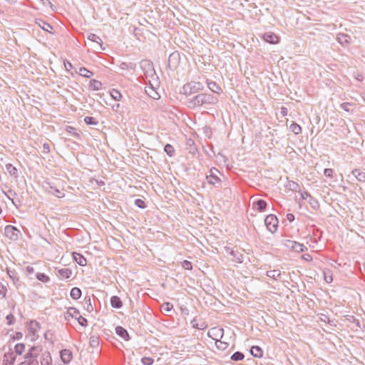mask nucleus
I'll list each match as a JSON object with an SVG mask.
<instances>
[{
	"label": "nucleus",
	"mask_w": 365,
	"mask_h": 365,
	"mask_svg": "<svg viewBox=\"0 0 365 365\" xmlns=\"http://www.w3.org/2000/svg\"><path fill=\"white\" fill-rule=\"evenodd\" d=\"M351 173L359 182H365V172L360 169H354Z\"/></svg>",
	"instance_id": "obj_21"
},
{
	"label": "nucleus",
	"mask_w": 365,
	"mask_h": 365,
	"mask_svg": "<svg viewBox=\"0 0 365 365\" xmlns=\"http://www.w3.org/2000/svg\"><path fill=\"white\" fill-rule=\"evenodd\" d=\"M286 246L290 247L293 251L298 253L307 250V247L306 246L296 241L287 240Z\"/></svg>",
	"instance_id": "obj_8"
},
{
	"label": "nucleus",
	"mask_w": 365,
	"mask_h": 365,
	"mask_svg": "<svg viewBox=\"0 0 365 365\" xmlns=\"http://www.w3.org/2000/svg\"><path fill=\"white\" fill-rule=\"evenodd\" d=\"M203 88L204 86L200 82L190 81L182 86L180 93L185 96L187 102L189 98L195 96V94L197 95V93L202 91Z\"/></svg>",
	"instance_id": "obj_2"
},
{
	"label": "nucleus",
	"mask_w": 365,
	"mask_h": 365,
	"mask_svg": "<svg viewBox=\"0 0 365 365\" xmlns=\"http://www.w3.org/2000/svg\"><path fill=\"white\" fill-rule=\"evenodd\" d=\"M87 39L88 41H91L93 43H96V45L94 46V48L97 50H105V48L103 47V41L102 39L101 38V37H99L98 36H97L96 34H89L88 36H87Z\"/></svg>",
	"instance_id": "obj_11"
},
{
	"label": "nucleus",
	"mask_w": 365,
	"mask_h": 365,
	"mask_svg": "<svg viewBox=\"0 0 365 365\" xmlns=\"http://www.w3.org/2000/svg\"><path fill=\"white\" fill-rule=\"evenodd\" d=\"M225 250L227 252V253L230 254L231 256H232L233 259L232 260L237 262V263H242L244 261V255L243 254L239 252L237 250H234L233 249L229 247H225Z\"/></svg>",
	"instance_id": "obj_9"
},
{
	"label": "nucleus",
	"mask_w": 365,
	"mask_h": 365,
	"mask_svg": "<svg viewBox=\"0 0 365 365\" xmlns=\"http://www.w3.org/2000/svg\"><path fill=\"white\" fill-rule=\"evenodd\" d=\"M351 38L348 34H341L337 37L338 42L341 44L349 43Z\"/></svg>",
	"instance_id": "obj_33"
},
{
	"label": "nucleus",
	"mask_w": 365,
	"mask_h": 365,
	"mask_svg": "<svg viewBox=\"0 0 365 365\" xmlns=\"http://www.w3.org/2000/svg\"><path fill=\"white\" fill-rule=\"evenodd\" d=\"M102 88V83L96 79H91L89 82L88 89L90 91H99Z\"/></svg>",
	"instance_id": "obj_20"
},
{
	"label": "nucleus",
	"mask_w": 365,
	"mask_h": 365,
	"mask_svg": "<svg viewBox=\"0 0 365 365\" xmlns=\"http://www.w3.org/2000/svg\"><path fill=\"white\" fill-rule=\"evenodd\" d=\"M64 66H65V68H66V70L67 71H68V72H69V71H70V70L73 68V65H72V63H71V62L68 61H65V62H64Z\"/></svg>",
	"instance_id": "obj_59"
},
{
	"label": "nucleus",
	"mask_w": 365,
	"mask_h": 365,
	"mask_svg": "<svg viewBox=\"0 0 365 365\" xmlns=\"http://www.w3.org/2000/svg\"><path fill=\"white\" fill-rule=\"evenodd\" d=\"M23 337V334L21 332H16L15 335L13 336L14 340H19Z\"/></svg>",
	"instance_id": "obj_63"
},
{
	"label": "nucleus",
	"mask_w": 365,
	"mask_h": 365,
	"mask_svg": "<svg viewBox=\"0 0 365 365\" xmlns=\"http://www.w3.org/2000/svg\"><path fill=\"white\" fill-rule=\"evenodd\" d=\"M40 328V325L37 322H31L29 331L31 332L34 335H35L36 331L37 329Z\"/></svg>",
	"instance_id": "obj_45"
},
{
	"label": "nucleus",
	"mask_w": 365,
	"mask_h": 365,
	"mask_svg": "<svg viewBox=\"0 0 365 365\" xmlns=\"http://www.w3.org/2000/svg\"><path fill=\"white\" fill-rule=\"evenodd\" d=\"M217 173L220 172L215 168H212L210 170V175L206 176L207 181L209 184L215 185L220 181V179L217 175Z\"/></svg>",
	"instance_id": "obj_10"
},
{
	"label": "nucleus",
	"mask_w": 365,
	"mask_h": 365,
	"mask_svg": "<svg viewBox=\"0 0 365 365\" xmlns=\"http://www.w3.org/2000/svg\"><path fill=\"white\" fill-rule=\"evenodd\" d=\"M333 170L331 168H325L324 170V175L326 177L331 178L333 175Z\"/></svg>",
	"instance_id": "obj_57"
},
{
	"label": "nucleus",
	"mask_w": 365,
	"mask_h": 365,
	"mask_svg": "<svg viewBox=\"0 0 365 365\" xmlns=\"http://www.w3.org/2000/svg\"><path fill=\"white\" fill-rule=\"evenodd\" d=\"M349 322L353 323L354 326L353 327V329H355L356 331H358V329H361V325L360 323V321L355 318L354 316H349V318L346 319Z\"/></svg>",
	"instance_id": "obj_30"
},
{
	"label": "nucleus",
	"mask_w": 365,
	"mask_h": 365,
	"mask_svg": "<svg viewBox=\"0 0 365 365\" xmlns=\"http://www.w3.org/2000/svg\"><path fill=\"white\" fill-rule=\"evenodd\" d=\"M132 63H126V62H122L119 67L122 70H127L129 68H132Z\"/></svg>",
	"instance_id": "obj_54"
},
{
	"label": "nucleus",
	"mask_w": 365,
	"mask_h": 365,
	"mask_svg": "<svg viewBox=\"0 0 365 365\" xmlns=\"http://www.w3.org/2000/svg\"><path fill=\"white\" fill-rule=\"evenodd\" d=\"M72 274V271L69 268H63L58 270L57 276L60 279H68Z\"/></svg>",
	"instance_id": "obj_17"
},
{
	"label": "nucleus",
	"mask_w": 365,
	"mask_h": 365,
	"mask_svg": "<svg viewBox=\"0 0 365 365\" xmlns=\"http://www.w3.org/2000/svg\"><path fill=\"white\" fill-rule=\"evenodd\" d=\"M182 266L184 269L187 270H191L192 269V264L191 262L186 259L182 262Z\"/></svg>",
	"instance_id": "obj_52"
},
{
	"label": "nucleus",
	"mask_w": 365,
	"mask_h": 365,
	"mask_svg": "<svg viewBox=\"0 0 365 365\" xmlns=\"http://www.w3.org/2000/svg\"><path fill=\"white\" fill-rule=\"evenodd\" d=\"M173 304L169 302L163 303V304L162 305V308L166 312H170L173 309Z\"/></svg>",
	"instance_id": "obj_56"
},
{
	"label": "nucleus",
	"mask_w": 365,
	"mask_h": 365,
	"mask_svg": "<svg viewBox=\"0 0 365 365\" xmlns=\"http://www.w3.org/2000/svg\"><path fill=\"white\" fill-rule=\"evenodd\" d=\"M164 151L166 153V154L170 156V157H172L173 156L174 153H175V149L173 148V146L169 143H167L165 147H164Z\"/></svg>",
	"instance_id": "obj_39"
},
{
	"label": "nucleus",
	"mask_w": 365,
	"mask_h": 365,
	"mask_svg": "<svg viewBox=\"0 0 365 365\" xmlns=\"http://www.w3.org/2000/svg\"><path fill=\"white\" fill-rule=\"evenodd\" d=\"M36 23L39 26V27H41L43 31H47V32H49V33H52V31L51 30L53 29V26L47 23L46 21H45L43 19H36Z\"/></svg>",
	"instance_id": "obj_18"
},
{
	"label": "nucleus",
	"mask_w": 365,
	"mask_h": 365,
	"mask_svg": "<svg viewBox=\"0 0 365 365\" xmlns=\"http://www.w3.org/2000/svg\"><path fill=\"white\" fill-rule=\"evenodd\" d=\"M180 62V55L178 51L171 53L168 60V67L171 70H175L179 66Z\"/></svg>",
	"instance_id": "obj_4"
},
{
	"label": "nucleus",
	"mask_w": 365,
	"mask_h": 365,
	"mask_svg": "<svg viewBox=\"0 0 365 365\" xmlns=\"http://www.w3.org/2000/svg\"><path fill=\"white\" fill-rule=\"evenodd\" d=\"M288 187L291 190L297 191V189L299 187V185L298 183L294 181H289L288 183Z\"/></svg>",
	"instance_id": "obj_51"
},
{
	"label": "nucleus",
	"mask_w": 365,
	"mask_h": 365,
	"mask_svg": "<svg viewBox=\"0 0 365 365\" xmlns=\"http://www.w3.org/2000/svg\"><path fill=\"white\" fill-rule=\"evenodd\" d=\"M41 351L40 346H33L25 355V359H36Z\"/></svg>",
	"instance_id": "obj_13"
},
{
	"label": "nucleus",
	"mask_w": 365,
	"mask_h": 365,
	"mask_svg": "<svg viewBox=\"0 0 365 365\" xmlns=\"http://www.w3.org/2000/svg\"><path fill=\"white\" fill-rule=\"evenodd\" d=\"M301 197L304 200H307V199L309 200V198H310V197H312V195L307 191H304L301 193Z\"/></svg>",
	"instance_id": "obj_60"
},
{
	"label": "nucleus",
	"mask_w": 365,
	"mask_h": 365,
	"mask_svg": "<svg viewBox=\"0 0 365 365\" xmlns=\"http://www.w3.org/2000/svg\"><path fill=\"white\" fill-rule=\"evenodd\" d=\"M115 331L116 334L123 339L125 341H129L130 339L128 331L124 327L121 326H117L115 329Z\"/></svg>",
	"instance_id": "obj_14"
},
{
	"label": "nucleus",
	"mask_w": 365,
	"mask_h": 365,
	"mask_svg": "<svg viewBox=\"0 0 365 365\" xmlns=\"http://www.w3.org/2000/svg\"><path fill=\"white\" fill-rule=\"evenodd\" d=\"M302 258L307 262H310L312 260V257L309 254L302 255Z\"/></svg>",
	"instance_id": "obj_61"
},
{
	"label": "nucleus",
	"mask_w": 365,
	"mask_h": 365,
	"mask_svg": "<svg viewBox=\"0 0 365 365\" xmlns=\"http://www.w3.org/2000/svg\"><path fill=\"white\" fill-rule=\"evenodd\" d=\"M89 342L92 347H97L99 344L98 338L94 336L90 337Z\"/></svg>",
	"instance_id": "obj_47"
},
{
	"label": "nucleus",
	"mask_w": 365,
	"mask_h": 365,
	"mask_svg": "<svg viewBox=\"0 0 365 365\" xmlns=\"http://www.w3.org/2000/svg\"><path fill=\"white\" fill-rule=\"evenodd\" d=\"M60 356L64 364H68L73 357L71 351L66 349L60 351Z\"/></svg>",
	"instance_id": "obj_15"
},
{
	"label": "nucleus",
	"mask_w": 365,
	"mask_h": 365,
	"mask_svg": "<svg viewBox=\"0 0 365 365\" xmlns=\"http://www.w3.org/2000/svg\"><path fill=\"white\" fill-rule=\"evenodd\" d=\"M73 259L75 262L81 266H86L87 264L86 259L80 253H73Z\"/></svg>",
	"instance_id": "obj_22"
},
{
	"label": "nucleus",
	"mask_w": 365,
	"mask_h": 365,
	"mask_svg": "<svg viewBox=\"0 0 365 365\" xmlns=\"http://www.w3.org/2000/svg\"><path fill=\"white\" fill-rule=\"evenodd\" d=\"M78 73L81 76L87 78H91L94 74L93 71H89L86 67H81L79 68Z\"/></svg>",
	"instance_id": "obj_29"
},
{
	"label": "nucleus",
	"mask_w": 365,
	"mask_h": 365,
	"mask_svg": "<svg viewBox=\"0 0 365 365\" xmlns=\"http://www.w3.org/2000/svg\"><path fill=\"white\" fill-rule=\"evenodd\" d=\"M84 307L86 309L91 312L93 310V305L91 304V299L90 296H86L84 298Z\"/></svg>",
	"instance_id": "obj_34"
},
{
	"label": "nucleus",
	"mask_w": 365,
	"mask_h": 365,
	"mask_svg": "<svg viewBox=\"0 0 365 365\" xmlns=\"http://www.w3.org/2000/svg\"><path fill=\"white\" fill-rule=\"evenodd\" d=\"M36 277L38 280L42 282H48L50 281V278L48 276H47L46 274L44 273H37L36 274Z\"/></svg>",
	"instance_id": "obj_41"
},
{
	"label": "nucleus",
	"mask_w": 365,
	"mask_h": 365,
	"mask_svg": "<svg viewBox=\"0 0 365 365\" xmlns=\"http://www.w3.org/2000/svg\"><path fill=\"white\" fill-rule=\"evenodd\" d=\"M287 219L290 222H293L294 220V215L292 213H288L287 215Z\"/></svg>",
	"instance_id": "obj_64"
},
{
	"label": "nucleus",
	"mask_w": 365,
	"mask_h": 365,
	"mask_svg": "<svg viewBox=\"0 0 365 365\" xmlns=\"http://www.w3.org/2000/svg\"><path fill=\"white\" fill-rule=\"evenodd\" d=\"M191 324H192V326L193 328L195 329H204L205 328V326L204 324V323L201 324L200 325H199V323H197V321L196 319H193L191 321Z\"/></svg>",
	"instance_id": "obj_48"
},
{
	"label": "nucleus",
	"mask_w": 365,
	"mask_h": 365,
	"mask_svg": "<svg viewBox=\"0 0 365 365\" xmlns=\"http://www.w3.org/2000/svg\"><path fill=\"white\" fill-rule=\"evenodd\" d=\"M278 223L277 216L272 214L268 215L264 219V225L271 233H274L277 231Z\"/></svg>",
	"instance_id": "obj_3"
},
{
	"label": "nucleus",
	"mask_w": 365,
	"mask_h": 365,
	"mask_svg": "<svg viewBox=\"0 0 365 365\" xmlns=\"http://www.w3.org/2000/svg\"><path fill=\"white\" fill-rule=\"evenodd\" d=\"M141 363L143 365H152L154 363V359L151 357L144 356L141 359Z\"/></svg>",
	"instance_id": "obj_46"
},
{
	"label": "nucleus",
	"mask_w": 365,
	"mask_h": 365,
	"mask_svg": "<svg viewBox=\"0 0 365 365\" xmlns=\"http://www.w3.org/2000/svg\"><path fill=\"white\" fill-rule=\"evenodd\" d=\"M84 122L88 125L96 126V125H98V121L95 118H93L92 116H86L84 118Z\"/></svg>",
	"instance_id": "obj_38"
},
{
	"label": "nucleus",
	"mask_w": 365,
	"mask_h": 365,
	"mask_svg": "<svg viewBox=\"0 0 365 365\" xmlns=\"http://www.w3.org/2000/svg\"><path fill=\"white\" fill-rule=\"evenodd\" d=\"M80 314L79 311L75 307H69L67 311V315L70 317L75 318V315L78 316Z\"/></svg>",
	"instance_id": "obj_42"
},
{
	"label": "nucleus",
	"mask_w": 365,
	"mask_h": 365,
	"mask_svg": "<svg viewBox=\"0 0 365 365\" xmlns=\"http://www.w3.org/2000/svg\"><path fill=\"white\" fill-rule=\"evenodd\" d=\"M351 106V104L349 103H343L341 104L340 107L345 111L349 113L352 112V110H350L349 107Z\"/></svg>",
	"instance_id": "obj_55"
},
{
	"label": "nucleus",
	"mask_w": 365,
	"mask_h": 365,
	"mask_svg": "<svg viewBox=\"0 0 365 365\" xmlns=\"http://www.w3.org/2000/svg\"><path fill=\"white\" fill-rule=\"evenodd\" d=\"M135 205L139 207V208H141V209H143L145 207V202L144 200H143L142 199H140V198H138L135 200Z\"/></svg>",
	"instance_id": "obj_49"
},
{
	"label": "nucleus",
	"mask_w": 365,
	"mask_h": 365,
	"mask_svg": "<svg viewBox=\"0 0 365 365\" xmlns=\"http://www.w3.org/2000/svg\"><path fill=\"white\" fill-rule=\"evenodd\" d=\"M141 67L143 68L145 71V75L146 78L150 77V76H155L156 78H158L155 71L153 67V64L150 61L148 60H143L140 63Z\"/></svg>",
	"instance_id": "obj_5"
},
{
	"label": "nucleus",
	"mask_w": 365,
	"mask_h": 365,
	"mask_svg": "<svg viewBox=\"0 0 365 365\" xmlns=\"http://www.w3.org/2000/svg\"><path fill=\"white\" fill-rule=\"evenodd\" d=\"M266 275L269 278L277 280L281 276V272L277 269L269 270L267 272Z\"/></svg>",
	"instance_id": "obj_32"
},
{
	"label": "nucleus",
	"mask_w": 365,
	"mask_h": 365,
	"mask_svg": "<svg viewBox=\"0 0 365 365\" xmlns=\"http://www.w3.org/2000/svg\"><path fill=\"white\" fill-rule=\"evenodd\" d=\"M43 153H48L50 152V145L48 143H43Z\"/></svg>",
	"instance_id": "obj_62"
},
{
	"label": "nucleus",
	"mask_w": 365,
	"mask_h": 365,
	"mask_svg": "<svg viewBox=\"0 0 365 365\" xmlns=\"http://www.w3.org/2000/svg\"><path fill=\"white\" fill-rule=\"evenodd\" d=\"M110 96L115 101H120L122 97L121 93L117 89H112L110 91Z\"/></svg>",
	"instance_id": "obj_43"
},
{
	"label": "nucleus",
	"mask_w": 365,
	"mask_h": 365,
	"mask_svg": "<svg viewBox=\"0 0 365 365\" xmlns=\"http://www.w3.org/2000/svg\"><path fill=\"white\" fill-rule=\"evenodd\" d=\"M308 202L310 205L311 207L314 210H318L319 209V202L314 197H310V198H309L308 200Z\"/></svg>",
	"instance_id": "obj_36"
},
{
	"label": "nucleus",
	"mask_w": 365,
	"mask_h": 365,
	"mask_svg": "<svg viewBox=\"0 0 365 365\" xmlns=\"http://www.w3.org/2000/svg\"><path fill=\"white\" fill-rule=\"evenodd\" d=\"M259 212H264L266 210L267 203L265 200L259 199L253 203Z\"/></svg>",
	"instance_id": "obj_24"
},
{
	"label": "nucleus",
	"mask_w": 365,
	"mask_h": 365,
	"mask_svg": "<svg viewBox=\"0 0 365 365\" xmlns=\"http://www.w3.org/2000/svg\"><path fill=\"white\" fill-rule=\"evenodd\" d=\"M28 365H38V362L36 359H26Z\"/></svg>",
	"instance_id": "obj_58"
},
{
	"label": "nucleus",
	"mask_w": 365,
	"mask_h": 365,
	"mask_svg": "<svg viewBox=\"0 0 365 365\" xmlns=\"http://www.w3.org/2000/svg\"><path fill=\"white\" fill-rule=\"evenodd\" d=\"M15 359L14 353H6L4 356L3 365H14Z\"/></svg>",
	"instance_id": "obj_19"
},
{
	"label": "nucleus",
	"mask_w": 365,
	"mask_h": 365,
	"mask_svg": "<svg viewBox=\"0 0 365 365\" xmlns=\"http://www.w3.org/2000/svg\"><path fill=\"white\" fill-rule=\"evenodd\" d=\"M25 344L23 343L16 344L14 346V351L16 354L21 355L24 351Z\"/></svg>",
	"instance_id": "obj_40"
},
{
	"label": "nucleus",
	"mask_w": 365,
	"mask_h": 365,
	"mask_svg": "<svg viewBox=\"0 0 365 365\" xmlns=\"http://www.w3.org/2000/svg\"><path fill=\"white\" fill-rule=\"evenodd\" d=\"M289 128L295 135H299L302 133V127L295 122L291 123Z\"/></svg>",
	"instance_id": "obj_35"
},
{
	"label": "nucleus",
	"mask_w": 365,
	"mask_h": 365,
	"mask_svg": "<svg viewBox=\"0 0 365 365\" xmlns=\"http://www.w3.org/2000/svg\"><path fill=\"white\" fill-rule=\"evenodd\" d=\"M75 319L78 321V324L82 327H86L88 325V321L86 318L83 317L81 314L78 316L75 315Z\"/></svg>",
	"instance_id": "obj_44"
},
{
	"label": "nucleus",
	"mask_w": 365,
	"mask_h": 365,
	"mask_svg": "<svg viewBox=\"0 0 365 365\" xmlns=\"http://www.w3.org/2000/svg\"><path fill=\"white\" fill-rule=\"evenodd\" d=\"M216 346L218 349L224 350L227 347V343L223 342L222 341H217L215 342Z\"/></svg>",
	"instance_id": "obj_50"
},
{
	"label": "nucleus",
	"mask_w": 365,
	"mask_h": 365,
	"mask_svg": "<svg viewBox=\"0 0 365 365\" xmlns=\"http://www.w3.org/2000/svg\"><path fill=\"white\" fill-rule=\"evenodd\" d=\"M43 187L48 192L51 193V195H55L56 197H64V193L62 191H61L59 189H58L53 183H51L50 182L44 181Z\"/></svg>",
	"instance_id": "obj_6"
},
{
	"label": "nucleus",
	"mask_w": 365,
	"mask_h": 365,
	"mask_svg": "<svg viewBox=\"0 0 365 365\" xmlns=\"http://www.w3.org/2000/svg\"><path fill=\"white\" fill-rule=\"evenodd\" d=\"M51 356L49 352H45L42 354L41 358V365H52L51 364Z\"/></svg>",
	"instance_id": "obj_26"
},
{
	"label": "nucleus",
	"mask_w": 365,
	"mask_h": 365,
	"mask_svg": "<svg viewBox=\"0 0 365 365\" xmlns=\"http://www.w3.org/2000/svg\"><path fill=\"white\" fill-rule=\"evenodd\" d=\"M8 325H12L15 322V317L12 314H9L6 317Z\"/></svg>",
	"instance_id": "obj_53"
},
{
	"label": "nucleus",
	"mask_w": 365,
	"mask_h": 365,
	"mask_svg": "<svg viewBox=\"0 0 365 365\" xmlns=\"http://www.w3.org/2000/svg\"><path fill=\"white\" fill-rule=\"evenodd\" d=\"M250 354L256 358H261L263 355L262 349L258 346H252L250 349Z\"/></svg>",
	"instance_id": "obj_25"
},
{
	"label": "nucleus",
	"mask_w": 365,
	"mask_h": 365,
	"mask_svg": "<svg viewBox=\"0 0 365 365\" xmlns=\"http://www.w3.org/2000/svg\"><path fill=\"white\" fill-rule=\"evenodd\" d=\"M217 102V98L213 95L210 93H201L192 96V98H189L186 103L188 108L195 109L207 105H215Z\"/></svg>",
	"instance_id": "obj_1"
},
{
	"label": "nucleus",
	"mask_w": 365,
	"mask_h": 365,
	"mask_svg": "<svg viewBox=\"0 0 365 365\" xmlns=\"http://www.w3.org/2000/svg\"><path fill=\"white\" fill-rule=\"evenodd\" d=\"M5 235L11 240H17L20 231L13 225H6L4 228Z\"/></svg>",
	"instance_id": "obj_7"
},
{
	"label": "nucleus",
	"mask_w": 365,
	"mask_h": 365,
	"mask_svg": "<svg viewBox=\"0 0 365 365\" xmlns=\"http://www.w3.org/2000/svg\"><path fill=\"white\" fill-rule=\"evenodd\" d=\"M6 171L10 174V175L14 177L15 178H18V170L15 166H14L12 164H7L6 165Z\"/></svg>",
	"instance_id": "obj_27"
},
{
	"label": "nucleus",
	"mask_w": 365,
	"mask_h": 365,
	"mask_svg": "<svg viewBox=\"0 0 365 365\" xmlns=\"http://www.w3.org/2000/svg\"><path fill=\"white\" fill-rule=\"evenodd\" d=\"M245 358V354L241 351L235 352L230 357V359L234 361H240L243 360Z\"/></svg>",
	"instance_id": "obj_37"
},
{
	"label": "nucleus",
	"mask_w": 365,
	"mask_h": 365,
	"mask_svg": "<svg viewBox=\"0 0 365 365\" xmlns=\"http://www.w3.org/2000/svg\"><path fill=\"white\" fill-rule=\"evenodd\" d=\"M262 38L264 41L272 44L278 43L279 40V36L272 32L264 33Z\"/></svg>",
	"instance_id": "obj_12"
},
{
	"label": "nucleus",
	"mask_w": 365,
	"mask_h": 365,
	"mask_svg": "<svg viewBox=\"0 0 365 365\" xmlns=\"http://www.w3.org/2000/svg\"><path fill=\"white\" fill-rule=\"evenodd\" d=\"M81 290L78 287H73L71 289L70 296L73 299H78L81 297Z\"/></svg>",
	"instance_id": "obj_28"
},
{
	"label": "nucleus",
	"mask_w": 365,
	"mask_h": 365,
	"mask_svg": "<svg viewBox=\"0 0 365 365\" xmlns=\"http://www.w3.org/2000/svg\"><path fill=\"white\" fill-rule=\"evenodd\" d=\"M66 131L68 133H69L71 136L76 138V139L81 138V135L76 131V129L73 126L67 125L66 127Z\"/></svg>",
	"instance_id": "obj_31"
},
{
	"label": "nucleus",
	"mask_w": 365,
	"mask_h": 365,
	"mask_svg": "<svg viewBox=\"0 0 365 365\" xmlns=\"http://www.w3.org/2000/svg\"><path fill=\"white\" fill-rule=\"evenodd\" d=\"M208 88L213 93L220 94L222 92L221 87L215 81L207 80L206 81Z\"/></svg>",
	"instance_id": "obj_16"
},
{
	"label": "nucleus",
	"mask_w": 365,
	"mask_h": 365,
	"mask_svg": "<svg viewBox=\"0 0 365 365\" xmlns=\"http://www.w3.org/2000/svg\"><path fill=\"white\" fill-rule=\"evenodd\" d=\"M110 304L115 309H120L123 307V302L118 296H113L110 298Z\"/></svg>",
	"instance_id": "obj_23"
}]
</instances>
